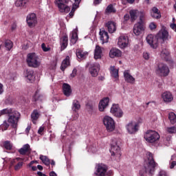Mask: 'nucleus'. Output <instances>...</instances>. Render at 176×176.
Returning a JSON list of instances; mask_svg holds the SVG:
<instances>
[{"label": "nucleus", "mask_w": 176, "mask_h": 176, "mask_svg": "<svg viewBox=\"0 0 176 176\" xmlns=\"http://www.w3.org/2000/svg\"><path fill=\"white\" fill-rule=\"evenodd\" d=\"M2 115H8V123H10L13 129H17L19 120H20V118H21V115L19 111L12 109H3L0 111V116H2Z\"/></svg>", "instance_id": "obj_1"}, {"label": "nucleus", "mask_w": 176, "mask_h": 176, "mask_svg": "<svg viewBox=\"0 0 176 176\" xmlns=\"http://www.w3.org/2000/svg\"><path fill=\"white\" fill-rule=\"evenodd\" d=\"M148 162L144 164L145 173L150 175H153L156 167H157V163L155 162L153 159V155L151 152L146 153Z\"/></svg>", "instance_id": "obj_2"}, {"label": "nucleus", "mask_w": 176, "mask_h": 176, "mask_svg": "<svg viewBox=\"0 0 176 176\" xmlns=\"http://www.w3.org/2000/svg\"><path fill=\"white\" fill-rule=\"evenodd\" d=\"M144 138L147 142L153 144V142H156V141H157L160 138V135L157 132L155 131L149 130V131H147V132H146Z\"/></svg>", "instance_id": "obj_3"}, {"label": "nucleus", "mask_w": 176, "mask_h": 176, "mask_svg": "<svg viewBox=\"0 0 176 176\" xmlns=\"http://www.w3.org/2000/svg\"><path fill=\"white\" fill-rule=\"evenodd\" d=\"M38 56L35 53H30L27 55V63L29 67H32L33 68H37L41 65V63L38 61Z\"/></svg>", "instance_id": "obj_4"}, {"label": "nucleus", "mask_w": 176, "mask_h": 176, "mask_svg": "<svg viewBox=\"0 0 176 176\" xmlns=\"http://www.w3.org/2000/svg\"><path fill=\"white\" fill-rule=\"evenodd\" d=\"M110 152L111 156H116L118 159H120L122 153H120V147L118 145V140L116 139L111 140Z\"/></svg>", "instance_id": "obj_5"}, {"label": "nucleus", "mask_w": 176, "mask_h": 176, "mask_svg": "<svg viewBox=\"0 0 176 176\" xmlns=\"http://www.w3.org/2000/svg\"><path fill=\"white\" fill-rule=\"evenodd\" d=\"M103 124L107 131L109 133L115 130V121L113 118H111L109 116H105L103 118Z\"/></svg>", "instance_id": "obj_6"}, {"label": "nucleus", "mask_w": 176, "mask_h": 176, "mask_svg": "<svg viewBox=\"0 0 176 176\" xmlns=\"http://www.w3.org/2000/svg\"><path fill=\"white\" fill-rule=\"evenodd\" d=\"M156 73L158 74V75H160V76H168L170 74V69L167 65L160 63L157 65Z\"/></svg>", "instance_id": "obj_7"}, {"label": "nucleus", "mask_w": 176, "mask_h": 176, "mask_svg": "<svg viewBox=\"0 0 176 176\" xmlns=\"http://www.w3.org/2000/svg\"><path fill=\"white\" fill-rule=\"evenodd\" d=\"M69 1V0H56L59 11L61 13H69V10H71L69 6H67Z\"/></svg>", "instance_id": "obj_8"}, {"label": "nucleus", "mask_w": 176, "mask_h": 176, "mask_svg": "<svg viewBox=\"0 0 176 176\" xmlns=\"http://www.w3.org/2000/svg\"><path fill=\"white\" fill-rule=\"evenodd\" d=\"M140 22L135 23L133 27V34L138 36V35H141L143 31H145V28L144 27V24L142 23V19H144V15H140Z\"/></svg>", "instance_id": "obj_9"}, {"label": "nucleus", "mask_w": 176, "mask_h": 176, "mask_svg": "<svg viewBox=\"0 0 176 176\" xmlns=\"http://www.w3.org/2000/svg\"><path fill=\"white\" fill-rule=\"evenodd\" d=\"M26 21L29 27L32 28L38 23V19H36V14L35 13L29 14L27 16Z\"/></svg>", "instance_id": "obj_10"}, {"label": "nucleus", "mask_w": 176, "mask_h": 176, "mask_svg": "<svg viewBox=\"0 0 176 176\" xmlns=\"http://www.w3.org/2000/svg\"><path fill=\"white\" fill-rule=\"evenodd\" d=\"M126 129L129 134H135L138 131V124L131 121L126 125Z\"/></svg>", "instance_id": "obj_11"}, {"label": "nucleus", "mask_w": 176, "mask_h": 176, "mask_svg": "<svg viewBox=\"0 0 176 176\" xmlns=\"http://www.w3.org/2000/svg\"><path fill=\"white\" fill-rule=\"evenodd\" d=\"M146 41L152 49L157 47V38L155 35L148 34L146 38Z\"/></svg>", "instance_id": "obj_12"}, {"label": "nucleus", "mask_w": 176, "mask_h": 176, "mask_svg": "<svg viewBox=\"0 0 176 176\" xmlns=\"http://www.w3.org/2000/svg\"><path fill=\"white\" fill-rule=\"evenodd\" d=\"M110 112L116 118H122V116H123V111L119 107V104H113Z\"/></svg>", "instance_id": "obj_13"}, {"label": "nucleus", "mask_w": 176, "mask_h": 176, "mask_svg": "<svg viewBox=\"0 0 176 176\" xmlns=\"http://www.w3.org/2000/svg\"><path fill=\"white\" fill-rule=\"evenodd\" d=\"M98 72H100V63H92L89 67V73L91 74V76L94 78L98 76Z\"/></svg>", "instance_id": "obj_14"}, {"label": "nucleus", "mask_w": 176, "mask_h": 176, "mask_svg": "<svg viewBox=\"0 0 176 176\" xmlns=\"http://www.w3.org/2000/svg\"><path fill=\"white\" fill-rule=\"evenodd\" d=\"M118 45L120 49H124L129 45V37L127 36H120L118 38Z\"/></svg>", "instance_id": "obj_15"}, {"label": "nucleus", "mask_w": 176, "mask_h": 176, "mask_svg": "<svg viewBox=\"0 0 176 176\" xmlns=\"http://www.w3.org/2000/svg\"><path fill=\"white\" fill-rule=\"evenodd\" d=\"M31 146H30L28 144H24L22 148L18 151V152L23 156H29V155H31Z\"/></svg>", "instance_id": "obj_16"}, {"label": "nucleus", "mask_w": 176, "mask_h": 176, "mask_svg": "<svg viewBox=\"0 0 176 176\" xmlns=\"http://www.w3.org/2000/svg\"><path fill=\"white\" fill-rule=\"evenodd\" d=\"M107 166L104 164H100L98 166L96 172L95 173L96 176H105V173H107Z\"/></svg>", "instance_id": "obj_17"}, {"label": "nucleus", "mask_w": 176, "mask_h": 176, "mask_svg": "<svg viewBox=\"0 0 176 176\" xmlns=\"http://www.w3.org/2000/svg\"><path fill=\"white\" fill-rule=\"evenodd\" d=\"M109 104V98H104L103 99H102L100 101L99 105H98L100 112H104V111L105 110V108L108 107Z\"/></svg>", "instance_id": "obj_18"}, {"label": "nucleus", "mask_w": 176, "mask_h": 176, "mask_svg": "<svg viewBox=\"0 0 176 176\" xmlns=\"http://www.w3.org/2000/svg\"><path fill=\"white\" fill-rule=\"evenodd\" d=\"M99 35L100 36V41H102V45H104V43H108L109 36L108 35V32L107 31H105L104 29H100Z\"/></svg>", "instance_id": "obj_19"}, {"label": "nucleus", "mask_w": 176, "mask_h": 176, "mask_svg": "<svg viewBox=\"0 0 176 176\" xmlns=\"http://www.w3.org/2000/svg\"><path fill=\"white\" fill-rule=\"evenodd\" d=\"M124 80L126 81L127 83H131V85H134L135 82V78L130 74V72L129 70H126L124 72Z\"/></svg>", "instance_id": "obj_20"}, {"label": "nucleus", "mask_w": 176, "mask_h": 176, "mask_svg": "<svg viewBox=\"0 0 176 176\" xmlns=\"http://www.w3.org/2000/svg\"><path fill=\"white\" fill-rule=\"evenodd\" d=\"M109 34H113L116 31V23L112 21H109L105 24Z\"/></svg>", "instance_id": "obj_21"}, {"label": "nucleus", "mask_w": 176, "mask_h": 176, "mask_svg": "<svg viewBox=\"0 0 176 176\" xmlns=\"http://www.w3.org/2000/svg\"><path fill=\"white\" fill-rule=\"evenodd\" d=\"M63 94L66 97H69L72 94V89H71V85L67 83L63 85Z\"/></svg>", "instance_id": "obj_22"}, {"label": "nucleus", "mask_w": 176, "mask_h": 176, "mask_svg": "<svg viewBox=\"0 0 176 176\" xmlns=\"http://www.w3.org/2000/svg\"><path fill=\"white\" fill-rule=\"evenodd\" d=\"M60 50H64L67 49V47L68 46V36L67 35L63 36L60 38Z\"/></svg>", "instance_id": "obj_23"}, {"label": "nucleus", "mask_w": 176, "mask_h": 176, "mask_svg": "<svg viewBox=\"0 0 176 176\" xmlns=\"http://www.w3.org/2000/svg\"><path fill=\"white\" fill-rule=\"evenodd\" d=\"M109 56L111 58H115V57H121L122 51H120L119 49L112 48L110 50Z\"/></svg>", "instance_id": "obj_24"}, {"label": "nucleus", "mask_w": 176, "mask_h": 176, "mask_svg": "<svg viewBox=\"0 0 176 176\" xmlns=\"http://www.w3.org/2000/svg\"><path fill=\"white\" fill-rule=\"evenodd\" d=\"M151 16L153 19H157V20H159L162 17V14H160V11L157 8L153 7L151 9Z\"/></svg>", "instance_id": "obj_25"}, {"label": "nucleus", "mask_w": 176, "mask_h": 176, "mask_svg": "<svg viewBox=\"0 0 176 176\" xmlns=\"http://www.w3.org/2000/svg\"><path fill=\"white\" fill-rule=\"evenodd\" d=\"M162 98L164 102H171V101L174 100L173 94H170V91H166L164 94H162Z\"/></svg>", "instance_id": "obj_26"}, {"label": "nucleus", "mask_w": 176, "mask_h": 176, "mask_svg": "<svg viewBox=\"0 0 176 176\" xmlns=\"http://www.w3.org/2000/svg\"><path fill=\"white\" fill-rule=\"evenodd\" d=\"M70 45H75L78 42V30H74L71 33Z\"/></svg>", "instance_id": "obj_27"}, {"label": "nucleus", "mask_w": 176, "mask_h": 176, "mask_svg": "<svg viewBox=\"0 0 176 176\" xmlns=\"http://www.w3.org/2000/svg\"><path fill=\"white\" fill-rule=\"evenodd\" d=\"M76 54L79 60H85V58L89 56V53L87 52H83L81 50H77Z\"/></svg>", "instance_id": "obj_28"}, {"label": "nucleus", "mask_w": 176, "mask_h": 176, "mask_svg": "<svg viewBox=\"0 0 176 176\" xmlns=\"http://www.w3.org/2000/svg\"><path fill=\"white\" fill-rule=\"evenodd\" d=\"M79 109H80V102L78 100H74L72 104V110L76 113Z\"/></svg>", "instance_id": "obj_29"}, {"label": "nucleus", "mask_w": 176, "mask_h": 176, "mask_svg": "<svg viewBox=\"0 0 176 176\" xmlns=\"http://www.w3.org/2000/svg\"><path fill=\"white\" fill-rule=\"evenodd\" d=\"M102 56V50H101V47H100L99 45H96L94 51V58L96 60H98V58H101Z\"/></svg>", "instance_id": "obj_30"}, {"label": "nucleus", "mask_w": 176, "mask_h": 176, "mask_svg": "<svg viewBox=\"0 0 176 176\" xmlns=\"http://www.w3.org/2000/svg\"><path fill=\"white\" fill-rule=\"evenodd\" d=\"M25 78L28 79V82H34V80H35L34 71L29 69L26 70Z\"/></svg>", "instance_id": "obj_31"}, {"label": "nucleus", "mask_w": 176, "mask_h": 176, "mask_svg": "<svg viewBox=\"0 0 176 176\" xmlns=\"http://www.w3.org/2000/svg\"><path fill=\"white\" fill-rule=\"evenodd\" d=\"M69 56H67L66 58L63 60L60 69L61 71H65V69L67 68L69 65Z\"/></svg>", "instance_id": "obj_32"}, {"label": "nucleus", "mask_w": 176, "mask_h": 176, "mask_svg": "<svg viewBox=\"0 0 176 176\" xmlns=\"http://www.w3.org/2000/svg\"><path fill=\"white\" fill-rule=\"evenodd\" d=\"M39 116H41V113L38 110H34L31 114L32 122L34 124H36V120L39 119Z\"/></svg>", "instance_id": "obj_33"}, {"label": "nucleus", "mask_w": 176, "mask_h": 176, "mask_svg": "<svg viewBox=\"0 0 176 176\" xmlns=\"http://www.w3.org/2000/svg\"><path fill=\"white\" fill-rule=\"evenodd\" d=\"M129 14L132 21H134L135 20H137V17L138 16V14H140V11H138V10H131L129 12Z\"/></svg>", "instance_id": "obj_34"}, {"label": "nucleus", "mask_w": 176, "mask_h": 176, "mask_svg": "<svg viewBox=\"0 0 176 176\" xmlns=\"http://www.w3.org/2000/svg\"><path fill=\"white\" fill-rule=\"evenodd\" d=\"M110 71L113 78H115V79H118V78H119V70L115 68V66H111Z\"/></svg>", "instance_id": "obj_35"}, {"label": "nucleus", "mask_w": 176, "mask_h": 176, "mask_svg": "<svg viewBox=\"0 0 176 176\" xmlns=\"http://www.w3.org/2000/svg\"><path fill=\"white\" fill-rule=\"evenodd\" d=\"M161 58L164 61H166V60H168L170 58V52H168V50L164 49L161 52Z\"/></svg>", "instance_id": "obj_36"}, {"label": "nucleus", "mask_w": 176, "mask_h": 176, "mask_svg": "<svg viewBox=\"0 0 176 176\" xmlns=\"http://www.w3.org/2000/svg\"><path fill=\"white\" fill-rule=\"evenodd\" d=\"M158 35L163 41H166L168 38V32L166 30H162L159 32Z\"/></svg>", "instance_id": "obj_37"}, {"label": "nucleus", "mask_w": 176, "mask_h": 176, "mask_svg": "<svg viewBox=\"0 0 176 176\" xmlns=\"http://www.w3.org/2000/svg\"><path fill=\"white\" fill-rule=\"evenodd\" d=\"M39 159L45 166H50V160H49L45 155H41Z\"/></svg>", "instance_id": "obj_38"}, {"label": "nucleus", "mask_w": 176, "mask_h": 176, "mask_svg": "<svg viewBox=\"0 0 176 176\" xmlns=\"http://www.w3.org/2000/svg\"><path fill=\"white\" fill-rule=\"evenodd\" d=\"M116 10L115 8H113V6L112 4L109 5L105 10L106 14H109L110 13H116Z\"/></svg>", "instance_id": "obj_39"}, {"label": "nucleus", "mask_w": 176, "mask_h": 176, "mask_svg": "<svg viewBox=\"0 0 176 176\" xmlns=\"http://www.w3.org/2000/svg\"><path fill=\"white\" fill-rule=\"evenodd\" d=\"M4 46L7 50H11L12 47H13V42L10 40H6L4 41Z\"/></svg>", "instance_id": "obj_40"}, {"label": "nucleus", "mask_w": 176, "mask_h": 176, "mask_svg": "<svg viewBox=\"0 0 176 176\" xmlns=\"http://www.w3.org/2000/svg\"><path fill=\"white\" fill-rule=\"evenodd\" d=\"M26 3H28V0H16L15 6L20 8L21 6H25Z\"/></svg>", "instance_id": "obj_41"}, {"label": "nucleus", "mask_w": 176, "mask_h": 176, "mask_svg": "<svg viewBox=\"0 0 176 176\" xmlns=\"http://www.w3.org/2000/svg\"><path fill=\"white\" fill-rule=\"evenodd\" d=\"M168 119L171 123V124H174L176 123V115L174 112H170L168 114Z\"/></svg>", "instance_id": "obj_42"}, {"label": "nucleus", "mask_w": 176, "mask_h": 176, "mask_svg": "<svg viewBox=\"0 0 176 176\" xmlns=\"http://www.w3.org/2000/svg\"><path fill=\"white\" fill-rule=\"evenodd\" d=\"M3 145L4 148L8 151H10V149H12V148H13V145L12 144V143H10V141L4 142L3 143Z\"/></svg>", "instance_id": "obj_43"}, {"label": "nucleus", "mask_w": 176, "mask_h": 176, "mask_svg": "<svg viewBox=\"0 0 176 176\" xmlns=\"http://www.w3.org/2000/svg\"><path fill=\"white\" fill-rule=\"evenodd\" d=\"M0 129L2 130V131H5L7 129H9V124H8V121L5 120L0 126Z\"/></svg>", "instance_id": "obj_44"}, {"label": "nucleus", "mask_w": 176, "mask_h": 176, "mask_svg": "<svg viewBox=\"0 0 176 176\" xmlns=\"http://www.w3.org/2000/svg\"><path fill=\"white\" fill-rule=\"evenodd\" d=\"M87 111H88L89 113H93V111H94V105L91 104H87Z\"/></svg>", "instance_id": "obj_45"}, {"label": "nucleus", "mask_w": 176, "mask_h": 176, "mask_svg": "<svg viewBox=\"0 0 176 176\" xmlns=\"http://www.w3.org/2000/svg\"><path fill=\"white\" fill-rule=\"evenodd\" d=\"M166 131L169 133V134H175L176 133V126H170L166 128Z\"/></svg>", "instance_id": "obj_46"}, {"label": "nucleus", "mask_w": 176, "mask_h": 176, "mask_svg": "<svg viewBox=\"0 0 176 176\" xmlns=\"http://www.w3.org/2000/svg\"><path fill=\"white\" fill-rule=\"evenodd\" d=\"M24 164V162H19L14 166V170L15 171H19V170H21V168H23V165Z\"/></svg>", "instance_id": "obj_47"}, {"label": "nucleus", "mask_w": 176, "mask_h": 176, "mask_svg": "<svg viewBox=\"0 0 176 176\" xmlns=\"http://www.w3.org/2000/svg\"><path fill=\"white\" fill-rule=\"evenodd\" d=\"M41 47L43 52H50V47L49 46H46V44L42 43L41 44Z\"/></svg>", "instance_id": "obj_48"}, {"label": "nucleus", "mask_w": 176, "mask_h": 176, "mask_svg": "<svg viewBox=\"0 0 176 176\" xmlns=\"http://www.w3.org/2000/svg\"><path fill=\"white\" fill-rule=\"evenodd\" d=\"M149 28L151 31H153V30H156L157 28L156 23H155L154 22L150 23Z\"/></svg>", "instance_id": "obj_49"}, {"label": "nucleus", "mask_w": 176, "mask_h": 176, "mask_svg": "<svg viewBox=\"0 0 176 176\" xmlns=\"http://www.w3.org/2000/svg\"><path fill=\"white\" fill-rule=\"evenodd\" d=\"M166 63L168 64L169 67H170V68H173V67H174V61L172 60V59H166Z\"/></svg>", "instance_id": "obj_50"}, {"label": "nucleus", "mask_w": 176, "mask_h": 176, "mask_svg": "<svg viewBox=\"0 0 176 176\" xmlns=\"http://www.w3.org/2000/svg\"><path fill=\"white\" fill-rule=\"evenodd\" d=\"M78 70L76 69H74L72 73L70 74L71 78H75L76 76V73Z\"/></svg>", "instance_id": "obj_51"}, {"label": "nucleus", "mask_w": 176, "mask_h": 176, "mask_svg": "<svg viewBox=\"0 0 176 176\" xmlns=\"http://www.w3.org/2000/svg\"><path fill=\"white\" fill-rule=\"evenodd\" d=\"M158 176H168L167 175V172H166L165 170H160Z\"/></svg>", "instance_id": "obj_52"}, {"label": "nucleus", "mask_w": 176, "mask_h": 176, "mask_svg": "<svg viewBox=\"0 0 176 176\" xmlns=\"http://www.w3.org/2000/svg\"><path fill=\"white\" fill-rule=\"evenodd\" d=\"M45 131V127L44 126H41L38 130V134H40L41 135H42L43 131Z\"/></svg>", "instance_id": "obj_53"}, {"label": "nucleus", "mask_w": 176, "mask_h": 176, "mask_svg": "<svg viewBox=\"0 0 176 176\" xmlns=\"http://www.w3.org/2000/svg\"><path fill=\"white\" fill-rule=\"evenodd\" d=\"M143 57L145 60H149V54L148 52H144Z\"/></svg>", "instance_id": "obj_54"}, {"label": "nucleus", "mask_w": 176, "mask_h": 176, "mask_svg": "<svg viewBox=\"0 0 176 176\" xmlns=\"http://www.w3.org/2000/svg\"><path fill=\"white\" fill-rule=\"evenodd\" d=\"M170 168L173 169L174 168L175 166H176V162L173 161L172 162H170Z\"/></svg>", "instance_id": "obj_55"}, {"label": "nucleus", "mask_w": 176, "mask_h": 176, "mask_svg": "<svg viewBox=\"0 0 176 176\" xmlns=\"http://www.w3.org/2000/svg\"><path fill=\"white\" fill-rule=\"evenodd\" d=\"M170 27L172 30H173V31H175L176 32V24L175 23H171L170 25Z\"/></svg>", "instance_id": "obj_56"}, {"label": "nucleus", "mask_w": 176, "mask_h": 176, "mask_svg": "<svg viewBox=\"0 0 176 176\" xmlns=\"http://www.w3.org/2000/svg\"><path fill=\"white\" fill-rule=\"evenodd\" d=\"M16 28H17V24H16V23H12L11 25L12 31H14V30H16Z\"/></svg>", "instance_id": "obj_57"}, {"label": "nucleus", "mask_w": 176, "mask_h": 176, "mask_svg": "<svg viewBox=\"0 0 176 176\" xmlns=\"http://www.w3.org/2000/svg\"><path fill=\"white\" fill-rule=\"evenodd\" d=\"M78 118H79V113L76 112V114H74L73 116V120H78Z\"/></svg>", "instance_id": "obj_58"}, {"label": "nucleus", "mask_w": 176, "mask_h": 176, "mask_svg": "<svg viewBox=\"0 0 176 176\" xmlns=\"http://www.w3.org/2000/svg\"><path fill=\"white\" fill-rule=\"evenodd\" d=\"M102 1V0H94V3L95 5H100V3H101Z\"/></svg>", "instance_id": "obj_59"}, {"label": "nucleus", "mask_w": 176, "mask_h": 176, "mask_svg": "<svg viewBox=\"0 0 176 176\" xmlns=\"http://www.w3.org/2000/svg\"><path fill=\"white\" fill-rule=\"evenodd\" d=\"M3 93V85L0 83V95Z\"/></svg>", "instance_id": "obj_60"}, {"label": "nucleus", "mask_w": 176, "mask_h": 176, "mask_svg": "<svg viewBox=\"0 0 176 176\" xmlns=\"http://www.w3.org/2000/svg\"><path fill=\"white\" fill-rule=\"evenodd\" d=\"M30 130H31V126H28L25 129V133L28 134V133H30Z\"/></svg>", "instance_id": "obj_61"}, {"label": "nucleus", "mask_w": 176, "mask_h": 176, "mask_svg": "<svg viewBox=\"0 0 176 176\" xmlns=\"http://www.w3.org/2000/svg\"><path fill=\"white\" fill-rule=\"evenodd\" d=\"M50 176H57V174L54 171H52L50 173Z\"/></svg>", "instance_id": "obj_62"}, {"label": "nucleus", "mask_w": 176, "mask_h": 176, "mask_svg": "<svg viewBox=\"0 0 176 176\" xmlns=\"http://www.w3.org/2000/svg\"><path fill=\"white\" fill-rule=\"evenodd\" d=\"M37 168L38 170H40V171H42V170H43V166H42L41 165H38Z\"/></svg>", "instance_id": "obj_63"}, {"label": "nucleus", "mask_w": 176, "mask_h": 176, "mask_svg": "<svg viewBox=\"0 0 176 176\" xmlns=\"http://www.w3.org/2000/svg\"><path fill=\"white\" fill-rule=\"evenodd\" d=\"M32 171H36L38 170V168L36 166H32Z\"/></svg>", "instance_id": "obj_64"}]
</instances>
